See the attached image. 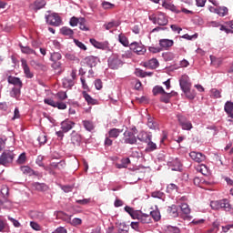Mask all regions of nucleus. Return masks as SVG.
<instances>
[{
    "label": "nucleus",
    "mask_w": 233,
    "mask_h": 233,
    "mask_svg": "<svg viewBox=\"0 0 233 233\" xmlns=\"http://www.w3.org/2000/svg\"><path fill=\"white\" fill-rule=\"evenodd\" d=\"M118 41H119V43H121V45H123V46H130V43L128 42V38L123 33L118 35Z\"/></svg>",
    "instance_id": "obj_37"
},
{
    "label": "nucleus",
    "mask_w": 233,
    "mask_h": 233,
    "mask_svg": "<svg viewBox=\"0 0 233 233\" xmlns=\"http://www.w3.org/2000/svg\"><path fill=\"white\" fill-rule=\"evenodd\" d=\"M223 208L226 212H230L232 210V205L228 199L224 198L220 200V209Z\"/></svg>",
    "instance_id": "obj_23"
},
{
    "label": "nucleus",
    "mask_w": 233,
    "mask_h": 233,
    "mask_svg": "<svg viewBox=\"0 0 233 233\" xmlns=\"http://www.w3.org/2000/svg\"><path fill=\"white\" fill-rule=\"evenodd\" d=\"M189 157L193 161H196V163H203L207 159V157L199 152L192 151L189 153Z\"/></svg>",
    "instance_id": "obj_12"
},
{
    "label": "nucleus",
    "mask_w": 233,
    "mask_h": 233,
    "mask_svg": "<svg viewBox=\"0 0 233 233\" xmlns=\"http://www.w3.org/2000/svg\"><path fill=\"white\" fill-rule=\"evenodd\" d=\"M177 119L182 130H192V122H190L187 116L181 114H177Z\"/></svg>",
    "instance_id": "obj_5"
},
{
    "label": "nucleus",
    "mask_w": 233,
    "mask_h": 233,
    "mask_svg": "<svg viewBox=\"0 0 233 233\" xmlns=\"http://www.w3.org/2000/svg\"><path fill=\"white\" fill-rule=\"evenodd\" d=\"M172 167H173L172 170H174L176 172H181V170L183 168V164L181 163V160H179L178 158H176L172 162Z\"/></svg>",
    "instance_id": "obj_28"
},
{
    "label": "nucleus",
    "mask_w": 233,
    "mask_h": 233,
    "mask_svg": "<svg viewBox=\"0 0 233 233\" xmlns=\"http://www.w3.org/2000/svg\"><path fill=\"white\" fill-rule=\"evenodd\" d=\"M15 155L12 151H4L0 156V165L3 167H10L14 163Z\"/></svg>",
    "instance_id": "obj_2"
},
{
    "label": "nucleus",
    "mask_w": 233,
    "mask_h": 233,
    "mask_svg": "<svg viewBox=\"0 0 233 233\" xmlns=\"http://www.w3.org/2000/svg\"><path fill=\"white\" fill-rule=\"evenodd\" d=\"M179 86L183 91L190 90L192 84L190 83V78L187 75H183L179 79Z\"/></svg>",
    "instance_id": "obj_10"
},
{
    "label": "nucleus",
    "mask_w": 233,
    "mask_h": 233,
    "mask_svg": "<svg viewBox=\"0 0 233 233\" xmlns=\"http://www.w3.org/2000/svg\"><path fill=\"white\" fill-rule=\"evenodd\" d=\"M158 45L162 50H170L174 46V40L171 39H160Z\"/></svg>",
    "instance_id": "obj_15"
},
{
    "label": "nucleus",
    "mask_w": 233,
    "mask_h": 233,
    "mask_svg": "<svg viewBox=\"0 0 233 233\" xmlns=\"http://www.w3.org/2000/svg\"><path fill=\"white\" fill-rule=\"evenodd\" d=\"M146 144V152H154V150H157V145L152 141V138H149Z\"/></svg>",
    "instance_id": "obj_29"
},
{
    "label": "nucleus",
    "mask_w": 233,
    "mask_h": 233,
    "mask_svg": "<svg viewBox=\"0 0 233 233\" xmlns=\"http://www.w3.org/2000/svg\"><path fill=\"white\" fill-rule=\"evenodd\" d=\"M56 97L59 101H65V99L68 98L66 92L60 91L56 94Z\"/></svg>",
    "instance_id": "obj_55"
},
{
    "label": "nucleus",
    "mask_w": 233,
    "mask_h": 233,
    "mask_svg": "<svg viewBox=\"0 0 233 233\" xmlns=\"http://www.w3.org/2000/svg\"><path fill=\"white\" fill-rule=\"evenodd\" d=\"M82 123H83V126L86 128V130H87V132H92V130H94V128H96V127L94 126V123L92 121L84 120Z\"/></svg>",
    "instance_id": "obj_41"
},
{
    "label": "nucleus",
    "mask_w": 233,
    "mask_h": 233,
    "mask_svg": "<svg viewBox=\"0 0 233 233\" xmlns=\"http://www.w3.org/2000/svg\"><path fill=\"white\" fill-rule=\"evenodd\" d=\"M44 159H45V157L38 156L35 161L36 165H38V167H44L45 170H47L48 172H50V174H52V170L50 169V167H45V164H43Z\"/></svg>",
    "instance_id": "obj_42"
},
{
    "label": "nucleus",
    "mask_w": 233,
    "mask_h": 233,
    "mask_svg": "<svg viewBox=\"0 0 233 233\" xmlns=\"http://www.w3.org/2000/svg\"><path fill=\"white\" fill-rule=\"evenodd\" d=\"M210 97H212L213 99L221 98V91L217 88H212L210 90Z\"/></svg>",
    "instance_id": "obj_43"
},
{
    "label": "nucleus",
    "mask_w": 233,
    "mask_h": 233,
    "mask_svg": "<svg viewBox=\"0 0 233 233\" xmlns=\"http://www.w3.org/2000/svg\"><path fill=\"white\" fill-rule=\"evenodd\" d=\"M85 61L88 66L92 68V66H96L99 59L94 56H90L85 58Z\"/></svg>",
    "instance_id": "obj_24"
},
{
    "label": "nucleus",
    "mask_w": 233,
    "mask_h": 233,
    "mask_svg": "<svg viewBox=\"0 0 233 233\" xmlns=\"http://www.w3.org/2000/svg\"><path fill=\"white\" fill-rule=\"evenodd\" d=\"M123 132V129H117V128H111L108 131V137L114 139H117L119 137V134Z\"/></svg>",
    "instance_id": "obj_32"
},
{
    "label": "nucleus",
    "mask_w": 233,
    "mask_h": 233,
    "mask_svg": "<svg viewBox=\"0 0 233 233\" xmlns=\"http://www.w3.org/2000/svg\"><path fill=\"white\" fill-rule=\"evenodd\" d=\"M193 183L194 185H196V187H202L201 185H210V183L208 181H206L203 178H200L199 177H195L193 179Z\"/></svg>",
    "instance_id": "obj_38"
},
{
    "label": "nucleus",
    "mask_w": 233,
    "mask_h": 233,
    "mask_svg": "<svg viewBox=\"0 0 233 233\" xmlns=\"http://www.w3.org/2000/svg\"><path fill=\"white\" fill-rule=\"evenodd\" d=\"M60 34H62V35H66L67 37H72L74 35V30L69 27L64 26L60 29Z\"/></svg>",
    "instance_id": "obj_36"
},
{
    "label": "nucleus",
    "mask_w": 233,
    "mask_h": 233,
    "mask_svg": "<svg viewBox=\"0 0 233 233\" xmlns=\"http://www.w3.org/2000/svg\"><path fill=\"white\" fill-rule=\"evenodd\" d=\"M162 6L166 8V10H170L171 12H176L177 14V8L174 4L170 3V1L163 2Z\"/></svg>",
    "instance_id": "obj_33"
},
{
    "label": "nucleus",
    "mask_w": 233,
    "mask_h": 233,
    "mask_svg": "<svg viewBox=\"0 0 233 233\" xmlns=\"http://www.w3.org/2000/svg\"><path fill=\"white\" fill-rule=\"evenodd\" d=\"M219 232V222H214L212 228L208 229V233H218Z\"/></svg>",
    "instance_id": "obj_50"
},
{
    "label": "nucleus",
    "mask_w": 233,
    "mask_h": 233,
    "mask_svg": "<svg viewBox=\"0 0 233 233\" xmlns=\"http://www.w3.org/2000/svg\"><path fill=\"white\" fill-rule=\"evenodd\" d=\"M19 46L22 54H27L28 56L33 54L34 56H37V53H35L34 49L30 48V46H24L23 44H19Z\"/></svg>",
    "instance_id": "obj_31"
},
{
    "label": "nucleus",
    "mask_w": 233,
    "mask_h": 233,
    "mask_svg": "<svg viewBox=\"0 0 233 233\" xmlns=\"http://www.w3.org/2000/svg\"><path fill=\"white\" fill-rule=\"evenodd\" d=\"M167 213L171 218H177L179 216L177 206L172 205L167 208Z\"/></svg>",
    "instance_id": "obj_25"
},
{
    "label": "nucleus",
    "mask_w": 233,
    "mask_h": 233,
    "mask_svg": "<svg viewBox=\"0 0 233 233\" xmlns=\"http://www.w3.org/2000/svg\"><path fill=\"white\" fill-rule=\"evenodd\" d=\"M82 141H83V137H81V135H79L77 132L72 131L71 133L72 145H74V147H80Z\"/></svg>",
    "instance_id": "obj_13"
},
{
    "label": "nucleus",
    "mask_w": 233,
    "mask_h": 233,
    "mask_svg": "<svg viewBox=\"0 0 233 233\" xmlns=\"http://www.w3.org/2000/svg\"><path fill=\"white\" fill-rule=\"evenodd\" d=\"M90 43L95 46V48H99L100 50L106 49V45L105 43L97 42L95 38H90Z\"/></svg>",
    "instance_id": "obj_30"
},
{
    "label": "nucleus",
    "mask_w": 233,
    "mask_h": 233,
    "mask_svg": "<svg viewBox=\"0 0 233 233\" xmlns=\"http://www.w3.org/2000/svg\"><path fill=\"white\" fill-rule=\"evenodd\" d=\"M80 21H81V19H79L76 16H73V17H71L69 23H70L71 26H77V25H79Z\"/></svg>",
    "instance_id": "obj_58"
},
{
    "label": "nucleus",
    "mask_w": 233,
    "mask_h": 233,
    "mask_svg": "<svg viewBox=\"0 0 233 233\" xmlns=\"http://www.w3.org/2000/svg\"><path fill=\"white\" fill-rule=\"evenodd\" d=\"M210 207L212 210H219L220 209V200L211 201Z\"/></svg>",
    "instance_id": "obj_56"
},
{
    "label": "nucleus",
    "mask_w": 233,
    "mask_h": 233,
    "mask_svg": "<svg viewBox=\"0 0 233 233\" xmlns=\"http://www.w3.org/2000/svg\"><path fill=\"white\" fill-rule=\"evenodd\" d=\"M45 6H46V1L45 0H35L31 5V8H33L35 12H37V10H41V8H45Z\"/></svg>",
    "instance_id": "obj_20"
},
{
    "label": "nucleus",
    "mask_w": 233,
    "mask_h": 233,
    "mask_svg": "<svg viewBox=\"0 0 233 233\" xmlns=\"http://www.w3.org/2000/svg\"><path fill=\"white\" fill-rule=\"evenodd\" d=\"M149 21L153 25H158V26H167L168 25V16L165 13L157 12L149 15Z\"/></svg>",
    "instance_id": "obj_1"
},
{
    "label": "nucleus",
    "mask_w": 233,
    "mask_h": 233,
    "mask_svg": "<svg viewBox=\"0 0 233 233\" xmlns=\"http://www.w3.org/2000/svg\"><path fill=\"white\" fill-rule=\"evenodd\" d=\"M30 227H31V228H33V230H36L37 232L43 230V228L41 227V225H39V223H37L35 221H31Z\"/></svg>",
    "instance_id": "obj_52"
},
{
    "label": "nucleus",
    "mask_w": 233,
    "mask_h": 233,
    "mask_svg": "<svg viewBox=\"0 0 233 233\" xmlns=\"http://www.w3.org/2000/svg\"><path fill=\"white\" fill-rule=\"evenodd\" d=\"M224 112H226L227 116L233 119V102L227 101L224 105Z\"/></svg>",
    "instance_id": "obj_21"
},
{
    "label": "nucleus",
    "mask_w": 233,
    "mask_h": 233,
    "mask_svg": "<svg viewBox=\"0 0 233 233\" xmlns=\"http://www.w3.org/2000/svg\"><path fill=\"white\" fill-rule=\"evenodd\" d=\"M157 94H165V89L163 88V86H156L153 88V95L157 96Z\"/></svg>",
    "instance_id": "obj_53"
},
{
    "label": "nucleus",
    "mask_w": 233,
    "mask_h": 233,
    "mask_svg": "<svg viewBox=\"0 0 233 233\" xmlns=\"http://www.w3.org/2000/svg\"><path fill=\"white\" fill-rule=\"evenodd\" d=\"M142 212L135 211L131 214L132 219H137L138 221L141 219Z\"/></svg>",
    "instance_id": "obj_63"
},
{
    "label": "nucleus",
    "mask_w": 233,
    "mask_h": 233,
    "mask_svg": "<svg viewBox=\"0 0 233 233\" xmlns=\"http://www.w3.org/2000/svg\"><path fill=\"white\" fill-rule=\"evenodd\" d=\"M107 64L109 68H111L112 70H117V68L123 66V60H121V58H119V56L117 55H112L107 59Z\"/></svg>",
    "instance_id": "obj_4"
},
{
    "label": "nucleus",
    "mask_w": 233,
    "mask_h": 233,
    "mask_svg": "<svg viewBox=\"0 0 233 233\" xmlns=\"http://www.w3.org/2000/svg\"><path fill=\"white\" fill-rule=\"evenodd\" d=\"M78 25L80 30H83L84 32H88V30H90V28L86 26V20H85V18H80V22Z\"/></svg>",
    "instance_id": "obj_47"
},
{
    "label": "nucleus",
    "mask_w": 233,
    "mask_h": 233,
    "mask_svg": "<svg viewBox=\"0 0 233 233\" xmlns=\"http://www.w3.org/2000/svg\"><path fill=\"white\" fill-rule=\"evenodd\" d=\"M21 63H22V68L24 70V74H25V77L27 79H32V77H34V73H32V71H30V66H28L26 60L25 58H22Z\"/></svg>",
    "instance_id": "obj_14"
},
{
    "label": "nucleus",
    "mask_w": 233,
    "mask_h": 233,
    "mask_svg": "<svg viewBox=\"0 0 233 233\" xmlns=\"http://www.w3.org/2000/svg\"><path fill=\"white\" fill-rule=\"evenodd\" d=\"M139 223H142V225H149V223H152V217L148 214L142 213Z\"/></svg>",
    "instance_id": "obj_27"
},
{
    "label": "nucleus",
    "mask_w": 233,
    "mask_h": 233,
    "mask_svg": "<svg viewBox=\"0 0 233 233\" xmlns=\"http://www.w3.org/2000/svg\"><path fill=\"white\" fill-rule=\"evenodd\" d=\"M163 95L160 97V101L162 103H170V97H172V94L170 93H162Z\"/></svg>",
    "instance_id": "obj_46"
},
{
    "label": "nucleus",
    "mask_w": 233,
    "mask_h": 233,
    "mask_svg": "<svg viewBox=\"0 0 233 233\" xmlns=\"http://www.w3.org/2000/svg\"><path fill=\"white\" fill-rule=\"evenodd\" d=\"M20 170L21 172H23V174H25L26 176H39V172L34 171V169H32L28 166H22L20 167Z\"/></svg>",
    "instance_id": "obj_22"
},
{
    "label": "nucleus",
    "mask_w": 233,
    "mask_h": 233,
    "mask_svg": "<svg viewBox=\"0 0 233 233\" xmlns=\"http://www.w3.org/2000/svg\"><path fill=\"white\" fill-rule=\"evenodd\" d=\"M174 190H177V186H176V184H174V183L169 184L167 187V191L172 192Z\"/></svg>",
    "instance_id": "obj_64"
},
{
    "label": "nucleus",
    "mask_w": 233,
    "mask_h": 233,
    "mask_svg": "<svg viewBox=\"0 0 233 233\" xmlns=\"http://www.w3.org/2000/svg\"><path fill=\"white\" fill-rule=\"evenodd\" d=\"M129 48L134 54H137V56H145V54H147V47L139 42H132L129 44Z\"/></svg>",
    "instance_id": "obj_3"
},
{
    "label": "nucleus",
    "mask_w": 233,
    "mask_h": 233,
    "mask_svg": "<svg viewBox=\"0 0 233 233\" xmlns=\"http://www.w3.org/2000/svg\"><path fill=\"white\" fill-rule=\"evenodd\" d=\"M31 218L36 219V221H43V219H45V213L41 211H33L31 213Z\"/></svg>",
    "instance_id": "obj_34"
},
{
    "label": "nucleus",
    "mask_w": 233,
    "mask_h": 233,
    "mask_svg": "<svg viewBox=\"0 0 233 233\" xmlns=\"http://www.w3.org/2000/svg\"><path fill=\"white\" fill-rule=\"evenodd\" d=\"M82 96L89 106L99 105V100L93 98L86 91H83Z\"/></svg>",
    "instance_id": "obj_17"
},
{
    "label": "nucleus",
    "mask_w": 233,
    "mask_h": 233,
    "mask_svg": "<svg viewBox=\"0 0 233 233\" xmlns=\"http://www.w3.org/2000/svg\"><path fill=\"white\" fill-rule=\"evenodd\" d=\"M61 130L66 134V132H70V130L73 129L74 127H76V122L71 121L69 119H66L63 122H61Z\"/></svg>",
    "instance_id": "obj_11"
},
{
    "label": "nucleus",
    "mask_w": 233,
    "mask_h": 233,
    "mask_svg": "<svg viewBox=\"0 0 233 233\" xmlns=\"http://www.w3.org/2000/svg\"><path fill=\"white\" fill-rule=\"evenodd\" d=\"M187 99H194L196 97V93L195 92H190V89L184 90L183 91Z\"/></svg>",
    "instance_id": "obj_57"
},
{
    "label": "nucleus",
    "mask_w": 233,
    "mask_h": 233,
    "mask_svg": "<svg viewBox=\"0 0 233 233\" xmlns=\"http://www.w3.org/2000/svg\"><path fill=\"white\" fill-rule=\"evenodd\" d=\"M144 66H146V68H150L151 70H156V68L159 66V61L157 58H151L144 63Z\"/></svg>",
    "instance_id": "obj_19"
},
{
    "label": "nucleus",
    "mask_w": 233,
    "mask_h": 233,
    "mask_svg": "<svg viewBox=\"0 0 233 233\" xmlns=\"http://www.w3.org/2000/svg\"><path fill=\"white\" fill-rule=\"evenodd\" d=\"M123 139L126 145H137V137L132 131H125Z\"/></svg>",
    "instance_id": "obj_8"
},
{
    "label": "nucleus",
    "mask_w": 233,
    "mask_h": 233,
    "mask_svg": "<svg viewBox=\"0 0 233 233\" xmlns=\"http://www.w3.org/2000/svg\"><path fill=\"white\" fill-rule=\"evenodd\" d=\"M33 187L35 190H38V192H46V190H48V186L45 183L35 182L33 183Z\"/></svg>",
    "instance_id": "obj_26"
},
{
    "label": "nucleus",
    "mask_w": 233,
    "mask_h": 233,
    "mask_svg": "<svg viewBox=\"0 0 233 233\" xmlns=\"http://www.w3.org/2000/svg\"><path fill=\"white\" fill-rule=\"evenodd\" d=\"M74 86V80L69 78L63 79V86L64 88H71Z\"/></svg>",
    "instance_id": "obj_48"
},
{
    "label": "nucleus",
    "mask_w": 233,
    "mask_h": 233,
    "mask_svg": "<svg viewBox=\"0 0 233 233\" xmlns=\"http://www.w3.org/2000/svg\"><path fill=\"white\" fill-rule=\"evenodd\" d=\"M37 141L39 142L40 145H45L47 141L46 139V135L42 134L38 137Z\"/></svg>",
    "instance_id": "obj_62"
},
{
    "label": "nucleus",
    "mask_w": 233,
    "mask_h": 233,
    "mask_svg": "<svg viewBox=\"0 0 233 233\" xmlns=\"http://www.w3.org/2000/svg\"><path fill=\"white\" fill-rule=\"evenodd\" d=\"M21 88L22 87H13L10 91L11 97H14L15 99H19V97H21Z\"/></svg>",
    "instance_id": "obj_35"
},
{
    "label": "nucleus",
    "mask_w": 233,
    "mask_h": 233,
    "mask_svg": "<svg viewBox=\"0 0 233 233\" xmlns=\"http://www.w3.org/2000/svg\"><path fill=\"white\" fill-rule=\"evenodd\" d=\"M106 30H112V28H117L119 26V24H116V22H109L107 24L104 25Z\"/></svg>",
    "instance_id": "obj_54"
},
{
    "label": "nucleus",
    "mask_w": 233,
    "mask_h": 233,
    "mask_svg": "<svg viewBox=\"0 0 233 233\" xmlns=\"http://www.w3.org/2000/svg\"><path fill=\"white\" fill-rule=\"evenodd\" d=\"M216 14L218 15H220V17H225L228 14V8L223 6V7H218L217 10H215Z\"/></svg>",
    "instance_id": "obj_44"
},
{
    "label": "nucleus",
    "mask_w": 233,
    "mask_h": 233,
    "mask_svg": "<svg viewBox=\"0 0 233 233\" xmlns=\"http://www.w3.org/2000/svg\"><path fill=\"white\" fill-rule=\"evenodd\" d=\"M151 198H157V199L165 200V193L161 191H154L151 193Z\"/></svg>",
    "instance_id": "obj_51"
},
{
    "label": "nucleus",
    "mask_w": 233,
    "mask_h": 233,
    "mask_svg": "<svg viewBox=\"0 0 233 233\" xmlns=\"http://www.w3.org/2000/svg\"><path fill=\"white\" fill-rule=\"evenodd\" d=\"M74 43L75 45H76V46H78V48H80L81 50H86V46H85V44H83V42H80L77 39H74Z\"/></svg>",
    "instance_id": "obj_61"
},
{
    "label": "nucleus",
    "mask_w": 233,
    "mask_h": 233,
    "mask_svg": "<svg viewBox=\"0 0 233 233\" xmlns=\"http://www.w3.org/2000/svg\"><path fill=\"white\" fill-rule=\"evenodd\" d=\"M180 210L182 212L180 217L182 219H184V221H192V216H190V208L188 207V204L182 203L180 205Z\"/></svg>",
    "instance_id": "obj_9"
},
{
    "label": "nucleus",
    "mask_w": 233,
    "mask_h": 233,
    "mask_svg": "<svg viewBox=\"0 0 233 233\" xmlns=\"http://www.w3.org/2000/svg\"><path fill=\"white\" fill-rule=\"evenodd\" d=\"M62 56L60 55V53L55 52L53 54H51V57L50 59L52 61H60Z\"/></svg>",
    "instance_id": "obj_59"
},
{
    "label": "nucleus",
    "mask_w": 233,
    "mask_h": 233,
    "mask_svg": "<svg viewBox=\"0 0 233 233\" xmlns=\"http://www.w3.org/2000/svg\"><path fill=\"white\" fill-rule=\"evenodd\" d=\"M7 83L14 85L15 86V88H23V81L19 77L9 76L7 77Z\"/></svg>",
    "instance_id": "obj_16"
},
{
    "label": "nucleus",
    "mask_w": 233,
    "mask_h": 233,
    "mask_svg": "<svg viewBox=\"0 0 233 233\" xmlns=\"http://www.w3.org/2000/svg\"><path fill=\"white\" fill-rule=\"evenodd\" d=\"M17 165H25L26 163V153H22L19 155L17 160H16Z\"/></svg>",
    "instance_id": "obj_49"
},
{
    "label": "nucleus",
    "mask_w": 233,
    "mask_h": 233,
    "mask_svg": "<svg viewBox=\"0 0 233 233\" xmlns=\"http://www.w3.org/2000/svg\"><path fill=\"white\" fill-rule=\"evenodd\" d=\"M141 141V143H147L152 139V135L150 133H147L145 131H141L137 136V140Z\"/></svg>",
    "instance_id": "obj_18"
},
{
    "label": "nucleus",
    "mask_w": 233,
    "mask_h": 233,
    "mask_svg": "<svg viewBox=\"0 0 233 233\" xmlns=\"http://www.w3.org/2000/svg\"><path fill=\"white\" fill-rule=\"evenodd\" d=\"M46 23L51 25V26H60L62 23L61 16H59V15L56 13L46 15Z\"/></svg>",
    "instance_id": "obj_6"
},
{
    "label": "nucleus",
    "mask_w": 233,
    "mask_h": 233,
    "mask_svg": "<svg viewBox=\"0 0 233 233\" xmlns=\"http://www.w3.org/2000/svg\"><path fill=\"white\" fill-rule=\"evenodd\" d=\"M46 105H49V106H53L54 108H58V110H66V103L63 101H54L52 98H46L44 100Z\"/></svg>",
    "instance_id": "obj_7"
},
{
    "label": "nucleus",
    "mask_w": 233,
    "mask_h": 233,
    "mask_svg": "<svg viewBox=\"0 0 233 233\" xmlns=\"http://www.w3.org/2000/svg\"><path fill=\"white\" fill-rule=\"evenodd\" d=\"M162 57L165 61H172L176 57V55L172 52H165L162 54Z\"/></svg>",
    "instance_id": "obj_45"
},
{
    "label": "nucleus",
    "mask_w": 233,
    "mask_h": 233,
    "mask_svg": "<svg viewBox=\"0 0 233 233\" xmlns=\"http://www.w3.org/2000/svg\"><path fill=\"white\" fill-rule=\"evenodd\" d=\"M149 216L154 219L155 222L160 221L161 219V213L159 212V209H155L153 211H150Z\"/></svg>",
    "instance_id": "obj_40"
},
{
    "label": "nucleus",
    "mask_w": 233,
    "mask_h": 233,
    "mask_svg": "<svg viewBox=\"0 0 233 233\" xmlns=\"http://www.w3.org/2000/svg\"><path fill=\"white\" fill-rule=\"evenodd\" d=\"M130 165V158H122L120 164H116V168H127Z\"/></svg>",
    "instance_id": "obj_39"
},
{
    "label": "nucleus",
    "mask_w": 233,
    "mask_h": 233,
    "mask_svg": "<svg viewBox=\"0 0 233 233\" xmlns=\"http://www.w3.org/2000/svg\"><path fill=\"white\" fill-rule=\"evenodd\" d=\"M135 74L137 77H147V72L139 68L136 69Z\"/></svg>",
    "instance_id": "obj_60"
}]
</instances>
